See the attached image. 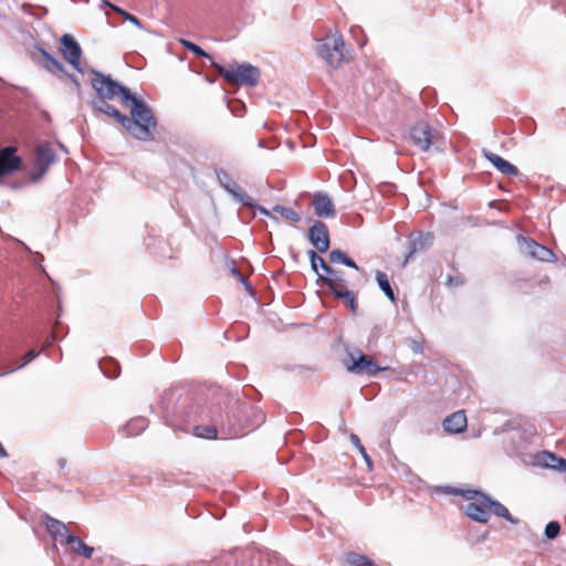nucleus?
Here are the masks:
<instances>
[{
  "label": "nucleus",
  "instance_id": "nucleus-1",
  "mask_svg": "<svg viewBox=\"0 0 566 566\" xmlns=\"http://www.w3.org/2000/svg\"><path fill=\"white\" fill-rule=\"evenodd\" d=\"M92 73V86L101 98L97 109L114 117L134 138L151 140L157 123L147 105L109 76L95 70Z\"/></svg>",
  "mask_w": 566,
  "mask_h": 566
},
{
  "label": "nucleus",
  "instance_id": "nucleus-2",
  "mask_svg": "<svg viewBox=\"0 0 566 566\" xmlns=\"http://www.w3.org/2000/svg\"><path fill=\"white\" fill-rule=\"evenodd\" d=\"M219 73L230 83L253 86L258 83L260 72L258 67L248 63H231L227 66L217 65Z\"/></svg>",
  "mask_w": 566,
  "mask_h": 566
},
{
  "label": "nucleus",
  "instance_id": "nucleus-3",
  "mask_svg": "<svg viewBox=\"0 0 566 566\" xmlns=\"http://www.w3.org/2000/svg\"><path fill=\"white\" fill-rule=\"evenodd\" d=\"M318 54L332 67H338L347 61L342 35L336 32L323 39L318 46Z\"/></svg>",
  "mask_w": 566,
  "mask_h": 566
},
{
  "label": "nucleus",
  "instance_id": "nucleus-4",
  "mask_svg": "<svg viewBox=\"0 0 566 566\" xmlns=\"http://www.w3.org/2000/svg\"><path fill=\"white\" fill-rule=\"evenodd\" d=\"M465 496L470 500L464 509L465 514L476 522L486 523L490 516V497L476 491H468Z\"/></svg>",
  "mask_w": 566,
  "mask_h": 566
},
{
  "label": "nucleus",
  "instance_id": "nucleus-5",
  "mask_svg": "<svg viewBox=\"0 0 566 566\" xmlns=\"http://www.w3.org/2000/svg\"><path fill=\"white\" fill-rule=\"evenodd\" d=\"M62 55L63 57L76 70L78 73H83L81 57L82 50L78 43L70 34H64L61 38Z\"/></svg>",
  "mask_w": 566,
  "mask_h": 566
},
{
  "label": "nucleus",
  "instance_id": "nucleus-6",
  "mask_svg": "<svg viewBox=\"0 0 566 566\" xmlns=\"http://www.w3.org/2000/svg\"><path fill=\"white\" fill-rule=\"evenodd\" d=\"M55 160L56 156L52 147L49 144L40 145L35 153L34 168L36 172L32 176L33 180L42 178Z\"/></svg>",
  "mask_w": 566,
  "mask_h": 566
},
{
  "label": "nucleus",
  "instance_id": "nucleus-7",
  "mask_svg": "<svg viewBox=\"0 0 566 566\" xmlns=\"http://www.w3.org/2000/svg\"><path fill=\"white\" fill-rule=\"evenodd\" d=\"M308 240L319 253L327 252L331 241L326 224L316 221L308 230Z\"/></svg>",
  "mask_w": 566,
  "mask_h": 566
},
{
  "label": "nucleus",
  "instance_id": "nucleus-8",
  "mask_svg": "<svg viewBox=\"0 0 566 566\" xmlns=\"http://www.w3.org/2000/svg\"><path fill=\"white\" fill-rule=\"evenodd\" d=\"M387 367L378 366L373 356L359 354L357 357H352V361L347 365V370L350 373L358 371L365 373L368 376H374L378 371L386 370Z\"/></svg>",
  "mask_w": 566,
  "mask_h": 566
},
{
  "label": "nucleus",
  "instance_id": "nucleus-9",
  "mask_svg": "<svg viewBox=\"0 0 566 566\" xmlns=\"http://www.w3.org/2000/svg\"><path fill=\"white\" fill-rule=\"evenodd\" d=\"M15 153L17 148L12 146L0 150V178L20 169L22 161Z\"/></svg>",
  "mask_w": 566,
  "mask_h": 566
},
{
  "label": "nucleus",
  "instance_id": "nucleus-10",
  "mask_svg": "<svg viewBox=\"0 0 566 566\" xmlns=\"http://www.w3.org/2000/svg\"><path fill=\"white\" fill-rule=\"evenodd\" d=\"M523 244L525 247V251L528 254V256L544 261V262H555L556 256L554 252L546 247L536 243L532 239H524L522 238Z\"/></svg>",
  "mask_w": 566,
  "mask_h": 566
},
{
  "label": "nucleus",
  "instance_id": "nucleus-11",
  "mask_svg": "<svg viewBox=\"0 0 566 566\" xmlns=\"http://www.w3.org/2000/svg\"><path fill=\"white\" fill-rule=\"evenodd\" d=\"M411 138L421 150L428 151L433 144V134L428 125L419 124L412 127Z\"/></svg>",
  "mask_w": 566,
  "mask_h": 566
},
{
  "label": "nucleus",
  "instance_id": "nucleus-12",
  "mask_svg": "<svg viewBox=\"0 0 566 566\" xmlns=\"http://www.w3.org/2000/svg\"><path fill=\"white\" fill-rule=\"evenodd\" d=\"M313 207L315 214L321 218H332L335 216V208L331 198L323 192H317L313 197Z\"/></svg>",
  "mask_w": 566,
  "mask_h": 566
},
{
  "label": "nucleus",
  "instance_id": "nucleus-13",
  "mask_svg": "<svg viewBox=\"0 0 566 566\" xmlns=\"http://www.w3.org/2000/svg\"><path fill=\"white\" fill-rule=\"evenodd\" d=\"M318 279L328 285V287L337 295L338 292L347 290V283L342 273L329 268L324 274H318Z\"/></svg>",
  "mask_w": 566,
  "mask_h": 566
},
{
  "label": "nucleus",
  "instance_id": "nucleus-14",
  "mask_svg": "<svg viewBox=\"0 0 566 566\" xmlns=\"http://www.w3.org/2000/svg\"><path fill=\"white\" fill-rule=\"evenodd\" d=\"M218 179L223 188L239 201L250 205V198L245 196L239 185L224 171L218 172Z\"/></svg>",
  "mask_w": 566,
  "mask_h": 566
},
{
  "label": "nucleus",
  "instance_id": "nucleus-15",
  "mask_svg": "<svg viewBox=\"0 0 566 566\" xmlns=\"http://www.w3.org/2000/svg\"><path fill=\"white\" fill-rule=\"evenodd\" d=\"M537 463L547 469H553L559 472H566V460L559 457H556L555 454L543 451L541 452L537 458Z\"/></svg>",
  "mask_w": 566,
  "mask_h": 566
},
{
  "label": "nucleus",
  "instance_id": "nucleus-16",
  "mask_svg": "<svg viewBox=\"0 0 566 566\" xmlns=\"http://www.w3.org/2000/svg\"><path fill=\"white\" fill-rule=\"evenodd\" d=\"M443 428L450 433L462 432L467 428V416L464 411H455L443 421Z\"/></svg>",
  "mask_w": 566,
  "mask_h": 566
},
{
  "label": "nucleus",
  "instance_id": "nucleus-17",
  "mask_svg": "<svg viewBox=\"0 0 566 566\" xmlns=\"http://www.w3.org/2000/svg\"><path fill=\"white\" fill-rule=\"evenodd\" d=\"M485 158L501 172L506 175H516L517 169L514 165L493 153H484Z\"/></svg>",
  "mask_w": 566,
  "mask_h": 566
},
{
  "label": "nucleus",
  "instance_id": "nucleus-18",
  "mask_svg": "<svg viewBox=\"0 0 566 566\" xmlns=\"http://www.w3.org/2000/svg\"><path fill=\"white\" fill-rule=\"evenodd\" d=\"M66 543L72 545L76 553L83 555L86 558H90L93 554L92 547L87 546L81 538L72 534H66Z\"/></svg>",
  "mask_w": 566,
  "mask_h": 566
},
{
  "label": "nucleus",
  "instance_id": "nucleus-19",
  "mask_svg": "<svg viewBox=\"0 0 566 566\" xmlns=\"http://www.w3.org/2000/svg\"><path fill=\"white\" fill-rule=\"evenodd\" d=\"M307 255L310 259L311 269L316 273L317 276L318 274H324L328 271L329 266L314 250H310Z\"/></svg>",
  "mask_w": 566,
  "mask_h": 566
},
{
  "label": "nucleus",
  "instance_id": "nucleus-20",
  "mask_svg": "<svg viewBox=\"0 0 566 566\" xmlns=\"http://www.w3.org/2000/svg\"><path fill=\"white\" fill-rule=\"evenodd\" d=\"M45 526L48 531L54 536L60 535L66 537V534H70L64 523L50 516L45 517Z\"/></svg>",
  "mask_w": 566,
  "mask_h": 566
},
{
  "label": "nucleus",
  "instance_id": "nucleus-21",
  "mask_svg": "<svg viewBox=\"0 0 566 566\" xmlns=\"http://www.w3.org/2000/svg\"><path fill=\"white\" fill-rule=\"evenodd\" d=\"M489 511H491L494 515L500 516L512 524H517V520L513 518L512 515L510 514L509 510L500 502H496V501H493L490 499Z\"/></svg>",
  "mask_w": 566,
  "mask_h": 566
},
{
  "label": "nucleus",
  "instance_id": "nucleus-22",
  "mask_svg": "<svg viewBox=\"0 0 566 566\" xmlns=\"http://www.w3.org/2000/svg\"><path fill=\"white\" fill-rule=\"evenodd\" d=\"M375 276L379 289L385 293L391 303H395V294L387 275L384 272L377 271Z\"/></svg>",
  "mask_w": 566,
  "mask_h": 566
},
{
  "label": "nucleus",
  "instance_id": "nucleus-23",
  "mask_svg": "<svg viewBox=\"0 0 566 566\" xmlns=\"http://www.w3.org/2000/svg\"><path fill=\"white\" fill-rule=\"evenodd\" d=\"M329 262L331 263H342L348 268H352L354 270H358V265L353 261L350 260L346 254H344L342 251L339 250H333L331 253H329Z\"/></svg>",
  "mask_w": 566,
  "mask_h": 566
},
{
  "label": "nucleus",
  "instance_id": "nucleus-24",
  "mask_svg": "<svg viewBox=\"0 0 566 566\" xmlns=\"http://www.w3.org/2000/svg\"><path fill=\"white\" fill-rule=\"evenodd\" d=\"M432 242V237L430 234H424V235H420L412 243H411V247H410V251L407 255V260L409 258H411L415 253L423 250L424 248H427L428 245H430Z\"/></svg>",
  "mask_w": 566,
  "mask_h": 566
},
{
  "label": "nucleus",
  "instance_id": "nucleus-25",
  "mask_svg": "<svg viewBox=\"0 0 566 566\" xmlns=\"http://www.w3.org/2000/svg\"><path fill=\"white\" fill-rule=\"evenodd\" d=\"M103 4L104 6H107L109 8H112L114 11H116L117 13H119L126 21H128L129 23H132L134 27H136L137 29L139 30H143L144 27L143 24L140 23V21L133 14L126 12L125 10H123L122 8L115 6V4H112L109 1L107 0H104L103 1Z\"/></svg>",
  "mask_w": 566,
  "mask_h": 566
},
{
  "label": "nucleus",
  "instance_id": "nucleus-26",
  "mask_svg": "<svg viewBox=\"0 0 566 566\" xmlns=\"http://www.w3.org/2000/svg\"><path fill=\"white\" fill-rule=\"evenodd\" d=\"M273 211L281 214L283 218L287 219V220H291L293 222H298L300 221V216L294 212L293 210L291 209H287V208H284L282 206H274L273 207Z\"/></svg>",
  "mask_w": 566,
  "mask_h": 566
},
{
  "label": "nucleus",
  "instance_id": "nucleus-27",
  "mask_svg": "<svg viewBox=\"0 0 566 566\" xmlns=\"http://www.w3.org/2000/svg\"><path fill=\"white\" fill-rule=\"evenodd\" d=\"M179 42L184 48L191 51L193 54L202 57H210L208 53H206L199 45L195 44L193 42L186 39H180Z\"/></svg>",
  "mask_w": 566,
  "mask_h": 566
},
{
  "label": "nucleus",
  "instance_id": "nucleus-28",
  "mask_svg": "<svg viewBox=\"0 0 566 566\" xmlns=\"http://www.w3.org/2000/svg\"><path fill=\"white\" fill-rule=\"evenodd\" d=\"M217 433L218 431L213 427H196L195 429V434L199 438L216 439Z\"/></svg>",
  "mask_w": 566,
  "mask_h": 566
},
{
  "label": "nucleus",
  "instance_id": "nucleus-29",
  "mask_svg": "<svg viewBox=\"0 0 566 566\" xmlns=\"http://www.w3.org/2000/svg\"><path fill=\"white\" fill-rule=\"evenodd\" d=\"M337 298H344L347 303V306L352 310L353 313H356V302L354 294L347 289L345 291L338 292L337 295H335Z\"/></svg>",
  "mask_w": 566,
  "mask_h": 566
},
{
  "label": "nucleus",
  "instance_id": "nucleus-30",
  "mask_svg": "<svg viewBox=\"0 0 566 566\" xmlns=\"http://www.w3.org/2000/svg\"><path fill=\"white\" fill-rule=\"evenodd\" d=\"M559 531H560L559 523L556 521H552V522L547 523V525L545 526L544 533L548 539H554L558 536Z\"/></svg>",
  "mask_w": 566,
  "mask_h": 566
},
{
  "label": "nucleus",
  "instance_id": "nucleus-31",
  "mask_svg": "<svg viewBox=\"0 0 566 566\" xmlns=\"http://www.w3.org/2000/svg\"><path fill=\"white\" fill-rule=\"evenodd\" d=\"M349 562L355 566H375L369 559L359 555H350Z\"/></svg>",
  "mask_w": 566,
  "mask_h": 566
},
{
  "label": "nucleus",
  "instance_id": "nucleus-32",
  "mask_svg": "<svg viewBox=\"0 0 566 566\" xmlns=\"http://www.w3.org/2000/svg\"><path fill=\"white\" fill-rule=\"evenodd\" d=\"M42 55L59 71L63 72L64 71V67L62 65L61 62H59L56 59H54L51 54H49L46 51L44 50H40Z\"/></svg>",
  "mask_w": 566,
  "mask_h": 566
},
{
  "label": "nucleus",
  "instance_id": "nucleus-33",
  "mask_svg": "<svg viewBox=\"0 0 566 566\" xmlns=\"http://www.w3.org/2000/svg\"><path fill=\"white\" fill-rule=\"evenodd\" d=\"M38 355H39V353H36V352H35V350H33V349H30L29 352H27V353H25V355H24V361H23V364H22V365H20L19 367H17V369H19V368H21V367L25 366L27 364H29L30 361H32V360H33ZM14 370H15V368H14ZM11 371H13V369H11V370H9V371H6L4 374H9V373H11Z\"/></svg>",
  "mask_w": 566,
  "mask_h": 566
},
{
  "label": "nucleus",
  "instance_id": "nucleus-34",
  "mask_svg": "<svg viewBox=\"0 0 566 566\" xmlns=\"http://www.w3.org/2000/svg\"><path fill=\"white\" fill-rule=\"evenodd\" d=\"M231 273L233 274V276L235 279H238L243 285L244 287L250 291L251 290V285L244 280V277L241 275V273L239 272V270L237 268H232L231 269Z\"/></svg>",
  "mask_w": 566,
  "mask_h": 566
},
{
  "label": "nucleus",
  "instance_id": "nucleus-35",
  "mask_svg": "<svg viewBox=\"0 0 566 566\" xmlns=\"http://www.w3.org/2000/svg\"><path fill=\"white\" fill-rule=\"evenodd\" d=\"M350 441L353 442V444H354L356 448H358V447H359V444H361V442H360V440H359L358 436H357V434H355V433H352V434H350Z\"/></svg>",
  "mask_w": 566,
  "mask_h": 566
},
{
  "label": "nucleus",
  "instance_id": "nucleus-36",
  "mask_svg": "<svg viewBox=\"0 0 566 566\" xmlns=\"http://www.w3.org/2000/svg\"><path fill=\"white\" fill-rule=\"evenodd\" d=\"M69 77L72 81L73 85L75 86L76 91L80 92L81 91L80 82L73 75H69Z\"/></svg>",
  "mask_w": 566,
  "mask_h": 566
},
{
  "label": "nucleus",
  "instance_id": "nucleus-37",
  "mask_svg": "<svg viewBox=\"0 0 566 566\" xmlns=\"http://www.w3.org/2000/svg\"><path fill=\"white\" fill-rule=\"evenodd\" d=\"M363 458L366 461L367 465L369 468H371V460H370L369 455L366 453L365 455H363Z\"/></svg>",
  "mask_w": 566,
  "mask_h": 566
},
{
  "label": "nucleus",
  "instance_id": "nucleus-38",
  "mask_svg": "<svg viewBox=\"0 0 566 566\" xmlns=\"http://www.w3.org/2000/svg\"><path fill=\"white\" fill-rule=\"evenodd\" d=\"M7 455H8V454H7L6 449H4V448L2 447V444L0 443V457H1V458H4V457H7Z\"/></svg>",
  "mask_w": 566,
  "mask_h": 566
},
{
  "label": "nucleus",
  "instance_id": "nucleus-39",
  "mask_svg": "<svg viewBox=\"0 0 566 566\" xmlns=\"http://www.w3.org/2000/svg\"><path fill=\"white\" fill-rule=\"evenodd\" d=\"M357 450L359 451V453L363 455H365L367 452H366V449L364 448L363 444H359V447L357 448Z\"/></svg>",
  "mask_w": 566,
  "mask_h": 566
},
{
  "label": "nucleus",
  "instance_id": "nucleus-40",
  "mask_svg": "<svg viewBox=\"0 0 566 566\" xmlns=\"http://www.w3.org/2000/svg\"><path fill=\"white\" fill-rule=\"evenodd\" d=\"M261 211H262V213H263V214H265V216H268V217L272 218V216L270 214V212H269V211H266L265 209H263V208H262V209H261ZM273 219H274V220H276L274 217H273Z\"/></svg>",
  "mask_w": 566,
  "mask_h": 566
},
{
  "label": "nucleus",
  "instance_id": "nucleus-41",
  "mask_svg": "<svg viewBox=\"0 0 566 566\" xmlns=\"http://www.w3.org/2000/svg\"><path fill=\"white\" fill-rule=\"evenodd\" d=\"M421 350H422V349H421V347H420L419 345H416V346L413 347V352H415V353H421Z\"/></svg>",
  "mask_w": 566,
  "mask_h": 566
},
{
  "label": "nucleus",
  "instance_id": "nucleus-42",
  "mask_svg": "<svg viewBox=\"0 0 566 566\" xmlns=\"http://www.w3.org/2000/svg\"><path fill=\"white\" fill-rule=\"evenodd\" d=\"M65 463H66V461H65L64 459H61V460L59 461V465H60V468H64V467H65Z\"/></svg>",
  "mask_w": 566,
  "mask_h": 566
},
{
  "label": "nucleus",
  "instance_id": "nucleus-43",
  "mask_svg": "<svg viewBox=\"0 0 566 566\" xmlns=\"http://www.w3.org/2000/svg\"><path fill=\"white\" fill-rule=\"evenodd\" d=\"M51 344V340H46V344L44 345V347L49 346Z\"/></svg>",
  "mask_w": 566,
  "mask_h": 566
}]
</instances>
